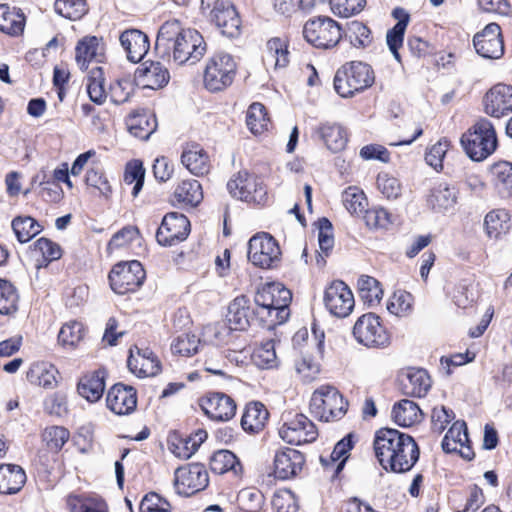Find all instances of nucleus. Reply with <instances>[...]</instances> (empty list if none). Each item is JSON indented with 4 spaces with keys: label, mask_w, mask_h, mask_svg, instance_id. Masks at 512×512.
Returning <instances> with one entry per match:
<instances>
[{
    "label": "nucleus",
    "mask_w": 512,
    "mask_h": 512,
    "mask_svg": "<svg viewBox=\"0 0 512 512\" xmlns=\"http://www.w3.org/2000/svg\"><path fill=\"white\" fill-rule=\"evenodd\" d=\"M345 208L354 215H362L367 206V198L363 191L356 187H348L342 194Z\"/></svg>",
    "instance_id": "4d7b16f0"
},
{
    "label": "nucleus",
    "mask_w": 512,
    "mask_h": 512,
    "mask_svg": "<svg viewBox=\"0 0 512 512\" xmlns=\"http://www.w3.org/2000/svg\"><path fill=\"white\" fill-rule=\"evenodd\" d=\"M119 40L127 54V59L133 63L141 61L149 50L147 35L138 29L125 30L121 33Z\"/></svg>",
    "instance_id": "a878e982"
},
{
    "label": "nucleus",
    "mask_w": 512,
    "mask_h": 512,
    "mask_svg": "<svg viewBox=\"0 0 512 512\" xmlns=\"http://www.w3.org/2000/svg\"><path fill=\"white\" fill-rule=\"evenodd\" d=\"M332 11L341 17H350L360 13L366 6V0H329Z\"/></svg>",
    "instance_id": "0e129e2a"
},
{
    "label": "nucleus",
    "mask_w": 512,
    "mask_h": 512,
    "mask_svg": "<svg viewBox=\"0 0 512 512\" xmlns=\"http://www.w3.org/2000/svg\"><path fill=\"white\" fill-rule=\"evenodd\" d=\"M377 188L387 199H397L402 191L399 180L388 173L378 174Z\"/></svg>",
    "instance_id": "69168bd1"
},
{
    "label": "nucleus",
    "mask_w": 512,
    "mask_h": 512,
    "mask_svg": "<svg viewBox=\"0 0 512 512\" xmlns=\"http://www.w3.org/2000/svg\"><path fill=\"white\" fill-rule=\"evenodd\" d=\"M246 124L253 134H261L268 129L270 119L263 104L255 102L247 111Z\"/></svg>",
    "instance_id": "c03bdc74"
},
{
    "label": "nucleus",
    "mask_w": 512,
    "mask_h": 512,
    "mask_svg": "<svg viewBox=\"0 0 512 512\" xmlns=\"http://www.w3.org/2000/svg\"><path fill=\"white\" fill-rule=\"evenodd\" d=\"M468 438L467 426L464 421H455L442 440V449L446 453L458 452L465 460H472V451Z\"/></svg>",
    "instance_id": "5701e85b"
},
{
    "label": "nucleus",
    "mask_w": 512,
    "mask_h": 512,
    "mask_svg": "<svg viewBox=\"0 0 512 512\" xmlns=\"http://www.w3.org/2000/svg\"><path fill=\"white\" fill-rule=\"evenodd\" d=\"M359 295L365 303L374 305L379 303L383 291L380 287V283L373 277L368 275H362L357 282Z\"/></svg>",
    "instance_id": "de8ad7c7"
},
{
    "label": "nucleus",
    "mask_w": 512,
    "mask_h": 512,
    "mask_svg": "<svg viewBox=\"0 0 512 512\" xmlns=\"http://www.w3.org/2000/svg\"><path fill=\"white\" fill-rule=\"evenodd\" d=\"M207 432L198 430L194 434L171 442V452L180 459H189L206 440Z\"/></svg>",
    "instance_id": "4c0bfd02"
},
{
    "label": "nucleus",
    "mask_w": 512,
    "mask_h": 512,
    "mask_svg": "<svg viewBox=\"0 0 512 512\" xmlns=\"http://www.w3.org/2000/svg\"><path fill=\"white\" fill-rule=\"evenodd\" d=\"M190 232L188 218L178 212L167 213L157 230L156 239L160 245L173 246L187 238Z\"/></svg>",
    "instance_id": "4468645a"
},
{
    "label": "nucleus",
    "mask_w": 512,
    "mask_h": 512,
    "mask_svg": "<svg viewBox=\"0 0 512 512\" xmlns=\"http://www.w3.org/2000/svg\"><path fill=\"white\" fill-rule=\"evenodd\" d=\"M137 78L144 87L158 89L168 83L170 74L168 69L160 62H151L144 68L137 70Z\"/></svg>",
    "instance_id": "7c9ffc66"
},
{
    "label": "nucleus",
    "mask_w": 512,
    "mask_h": 512,
    "mask_svg": "<svg viewBox=\"0 0 512 512\" xmlns=\"http://www.w3.org/2000/svg\"><path fill=\"white\" fill-rule=\"evenodd\" d=\"M84 328L78 321L65 323L58 334V341L62 346H75L83 338Z\"/></svg>",
    "instance_id": "680f3d73"
},
{
    "label": "nucleus",
    "mask_w": 512,
    "mask_h": 512,
    "mask_svg": "<svg viewBox=\"0 0 512 512\" xmlns=\"http://www.w3.org/2000/svg\"><path fill=\"white\" fill-rule=\"evenodd\" d=\"M413 296L406 291H396L388 301V311L396 316H406L412 310Z\"/></svg>",
    "instance_id": "052dcab7"
},
{
    "label": "nucleus",
    "mask_w": 512,
    "mask_h": 512,
    "mask_svg": "<svg viewBox=\"0 0 512 512\" xmlns=\"http://www.w3.org/2000/svg\"><path fill=\"white\" fill-rule=\"evenodd\" d=\"M347 36L356 48L369 47L373 42L372 32L363 22L354 20L348 24Z\"/></svg>",
    "instance_id": "5fc2aeb1"
},
{
    "label": "nucleus",
    "mask_w": 512,
    "mask_h": 512,
    "mask_svg": "<svg viewBox=\"0 0 512 512\" xmlns=\"http://www.w3.org/2000/svg\"><path fill=\"white\" fill-rule=\"evenodd\" d=\"M105 390L104 376L101 372H94L84 376L78 384V392L89 402L98 401Z\"/></svg>",
    "instance_id": "a19ab883"
},
{
    "label": "nucleus",
    "mask_w": 512,
    "mask_h": 512,
    "mask_svg": "<svg viewBox=\"0 0 512 512\" xmlns=\"http://www.w3.org/2000/svg\"><path fill=\"white\" fill-rule=\"evenodd\" d=\"M251 312L249 307V299L244 296L236 297L228 306L226 315L227 323L216 327L215 337L220 335H228L232 330H246L250 325Z\"/></svg>",
    "instance_id": "a211bd4d"
},
{
    "label": "nucleus",
    "mask_w": 512,
    "mask_h": 512,
    "mask_svg": "<svg viewBox=\"0 0 512 512\" xmlns=\"http://www.w3.org/2000/svg\"><path fill=\"white\" fill-rule=\"evenodd\" d=\"M155 49L161 58L173 60L182 65L195 64L207 51L203 36L196 30L183 28L176 20H168L159 28Z\"/></svg>",
    "instance_id": "f257e3e1"
},
{
    "label": "nucleus",
    "mask_w": 512,
    "mask_h": 512,
    "mask_svg": "<svg viewBox=\"0 0 512 512\" xmlns=\"http://www.w3.org/2000/svg\"><path fill=\"white\" fill-rule=\"evenodd\" d=\"M57 368L48 362L33 363L26 373L27 380L45 389H53L57 385Z\"/></svg>",
    "instance_id": "c756f323"
},
{
    "label": "nucleus",
    "mask_w": 512,
    "mask_h": 512,
    "mask_svg": "<svg viewBox=\"0 0 512 512\" xmlns=\"http://www.w3.org/2000/svg\"><path fill=\"white\" fill-rule=\"evenodd\" d=\"M87 92L91 99L96 104H102L107 98V93L104 88L103 71L101 67H96L91 70L88 76Z\"/></svg>",
    "instance_id": "6e6d98bb"
},
{
    "label": "nucleus",
    "mask_w": 512,
    "mask_h": 512,
    "mask_svg": "<svg viewBox=\"0 0 512 512\" xmlns=\"http://www.w3.org/2000/svg\"><path fill=\"white\" fill-rule=\"evenodd\" d=\"M127 127L133 136L146 140L157 128L156 117L148 111L134 113L128 118Z\"/></svg>",
    "instance_id": "2f4dec72"
},
{
    "label": "nucleus",
    "mask_w": 512,
    "mask_h": 512,
    "mask_svg": "<svg viewBox=\"0 0 512 512\" xmlns=\"http://www.w3.org/2000/svg\"><path fill=\"white\" fill-rule=\"evenodd\" d=\"M107 407L117 415H127L137 406V393L134 387L122 383L113 385L107 393Z\"/></svg>",
    "instance_id": "b1692460"
},
{
    "label": "nucleus",
    "mask_w": 512,
    "mask_h": 512,
    "mask_svg": "<svg viewBox=\"0 0 512 512\" xmlns=\"http://www.w3.org/2000/svg\"><path fill=\"white\" fill-rule=\"evenodd\" d=\"M18 293L12 283L0 279V314L12 315L18 309Z\"/></svg>",
    "instance_id": "09e8293b"
},
{
    "label": "nucleus",
    "mask_w": 512,
    "mask_h": 512,
    "mask_svg": "<svg viewBox=\"0 0 512 512\" xmlns=\"http://www.w3.org/2000/svg\"><path fill=\"white\" fill-rule=\"evenodd\" d=\"M255 304L257 306L256 314L261 318L271 317L273 313V292L272 284H269L258 290L255 295Z\"/></svg>",
    "instance_id": "338daca9"
},
{
    "label": "nucleus",
    "mask_w": 512,
    "mask_h": 512,
    "mask_svg": "<svg viewBox=\"0 0 512 512\" xmlns=\"http://www.w3.org/2000/svg\"><path fill=\"white\" fill-rule=\"evenodd\" d=\"M484 227L490 239H499L506 235L510 228V215L504 209L490 211L484 219Z\"/></svg>",
    "instance_id": "f704fd0d"
},
{
    "label": "nucleus",
    "mask_w": 512,
    "mask_h": 512,
    "mask_svg": "<svg viewBox=\"0 0 512 512\" xmlns=\"http://www.w3.org/2000/svg\"><path fill=\"white\" fill-rule=\"evenodd\" d=\"M484 112L494 118L512 113V86L499 83L490 88L483 98Z\"/></svg>",
    "instance_id": "f3484780"
},
{
    "label": "nucleus",
    "mask_w": 512,
    "mask_h": 512,
    "mask_svg": "<svg viewBox=\"0 0 512 512\" xmlns=\"http://www.w3.org/2000/svg\"><path fill=\"white\" fill-rule=\"evenodd\" d=\"M374 451L383 469L394 473L411 470L420 455L419 447L413 437L392 428H382L377 431Z\"/></svg>",
    "instance_id": "f03ea898"
},
{
    "label": "nucleus",
    "mask_w": 512,
    "mask_h": 512,
    "mask_svg": "<svg viewBox=\"0 0 512 512\" xmlns=\"http://www.w3.org/2000/svg\"><path fill=\"white\" fill-rule=\"evenodd\" d=\"M458 194L457 188L448 182L435 183L426 196V205L432 212L444 215L455 208Z\"/></svg>",
    "instance_id": "6ab92c4d"
},
{
    "label": "nucleus",
    "mask_w": 512,
    "mask_h": 512,
    "mask_svg": "<svg viewBox=\"0 0 512 512\" xmlns=\"http://www.w3.org/2000/svg\"><path fill=\"white\" fill-rule=\"evenodd\" d=\"M279 436L292 445L311 443L317 439L318 431L315 424L304 414L287 417L279 429Z\"/></svg>",
    "instance_id": "ddd939ff"
},
{
    "label": "nucleus",
    "mask_w": 512,
    "mask_h": 512,
    "mask_svg": "<svg viewBox=\"0 0 512 512\" xmlns=\"http://www.w3.org/2000/svg\"><path fill=\"white\" fill-rule=\"evenodd\" d=\"M204 413L214 421H229L235 416V401L221 392L209 393L200 399Z\"/></svg>",
    "instance_id": "aec40b11"
},
{
    "label": "nucleus",
    "mask_w": 512,
    "mask_h": 512,
    "mask_svg": "<svg viewBox=\"0 0 512 512\" xmlns=\"http://www.w3.org/2000/svg\"><path fill=\"white\" fill-rule=\"evenodd\" d=\"M461 144L466 154L474 161H482L497 147V136L493 124L484 117L462 135Z\"/></svg>",
    "instance_id": "7ed1b4c3"
},
{
    "label": "nucleus",
    "mask_w": 512,
    "mask_h": 512,
    "mask_svg": "<svg viewBox=\"0 0 512 512\" xmlns=\"http://www.w3.org/2000/svg\"><path fill=\"white\" fill-rule=\"evenodd\" d=\"M251 360L254 365L260 369H273L278 367L279 360L275 350V342L268 340L261 343L254 349Z\"/></svg>",
    "instance_id": "37998d69"
},
{
    "label": "nucleus",
    "mask_w": 512,
    "mask_h": 512,
    "mask_svg": "<svg viewBox=\"0 0 512 512\" xmlns=\"http://www.w3.org/2000/svg\"><path fill=\"white\" fill-rule=\"evenodd\" d=\"M12 229L20 243L28 242L41 231L40 225L30 216L16 217Z\"/></svg>",
    "instance_id": "3c124183"
},
{
    "label": "nucleus",
    "mask_w": 512,
    "mask_h": 512,
    "mask_svg": "<svg viewBox=\"0 0 512 512\" xmlns=\"http://www.w3.org/2000/svg\"><path fill=\"white\" fill-rule=\"evenodd\" d=\"M99 42L96 37H85L76 46L75 60L80 69H87L88 63L98 54Z\"/></svg>",
    "instance_id": "603ef678"
},
{
    "label": "nucleus",
    "mask_w": 512,
    "mask_h": 512,
    "mask_svg": "<svg viewBox=\"0 0 512 512\" xmlns=\"http://www.w3.org/2000/svg\"><path fill=\"white\" fill-rule=\"evenodd\" d=\"M281 251L268 233H258L248 242V259L261 268H271L280 260Z\"/></svg>",
    "instance_id": "f8f14e48"
},
{
    "label": "nucleus",
    "mask_w": 512,
    "mask_h": 512,
    "mask_svg": "<svg viewBox=\"0 0 512 512\" xmlns=\"http://www.w3.org/2000/svg\"><path fill=\"white\" fill-rule=\"evenodd\" d=\"M272 505L277 512H297L298 502L291 490H281L273 496Z\"/></svg>",
    "instance_id": "774afa93"
},
{
    "label": "nucleus",
    "mask_w": 512,
    "mask_h": 512,
    "mask_svg": "<svg viewBox=\"0 0 512 512\" xmlns=\"http://www.w3.org/2000/svg\"><path fill=\"white\" fill-rule=\"evenodd\" d=\"M305 40L317 49H332L338 45L343 33L340 24L328 16H318L303 26Z\"/></svg>",
    "instance_id": "423d86ee"
},
{
    "label": "nucleus",
    "mask_w": 512,
    "mask_h": 512,
    "mask_svg": "<svg viewBox=\"0 0 512 512\" xmlns=\"http://www.w3.org/2000/svg\"><path fill=\"white\" fill-rule=\"evenodd\" d=\"M210 10V19L223 35L235 37L240 31V18L234 6L228 0H218Z\"/></svg>",
    "instance_id": "412c9836"
},
{
    "label": "nucleus",
    "mask_w": 512,
    "mask_h": 512,
    "mask_svg": "<svg viewBox=\"0 0 512 512\" xmlns=\"http://www.w3.org/2000/svg\"><path fill=\"white\" fill-rule=\"evenodd\" d=\"M209 477L202 464H188L179 467L174 473V487L178 495L191 496L208 485Z\"/></svg>",
    "instance_id": "9b49d317"
},
{
    "label": "nucleus",
    "mask_w": 512,
    "mask_h": 512,
    "mask_svg": "<svg viewBox=\"0 0 512 512\" xmlns=\"http://www.w3.org/2000/svg\"><path fill=\"white\" fill-rule=\"evenodd\" d=\"M305 463L304 455L298 450L284 448L274 456V474L277 478L286 480L298 475Z\"/></svg>",
    "instance_id": "393cba45"
},
{
    "label": "nucleus",
    "mask_w": 512,
    "mask_h": 512,
    "mask_svg": "<svg viewBox=\"0 0 512 512\" xmlns=\"http://www.w3.org/2000/svg\"><path fill=\"white\" fill-rule=\"evenodd\" d=\"M127 365L129 370L139 378L153 377L161 369L160 361L152 350L140 349L137 346L130 349Z\"/></svg>",
    "instance_id": "4be33fe9"
},
{
    "label": "nucleus",
    "mask_w": 512,
    "mask_h": 512,
    "mask_svg": "<svg viewBox=\"0 0 512 512\" xmlns=\"http://www.w3.org/2000/svg\"><path fill=\"white\" fill-rule=\"evenodd\" d=\"M229 193L245 202L264 204L267 200V191L262 181L247 171H240L227 183Z\"/></svg>",
    "instance_id": "9d476101"
},
{
    "label": "nucleus",
    "mask_w": 512,
    "mask_h": 512,
    "mask_svg": "<svg viewBox=\"0 0 512 512\" xmlns=\"http://www.w3.org/2000/svg\"><path fill=\"white\" fill-rule=\"evenodd\" d=\"M108 278L111 289L124 295L136 291L143 284L145 270L137 260L121 262L113 266Z\"/></svg>",
    "instance_id": "6e6552de"
},
{
    "label": "nucleus",
    "mask_w": 512,
    "mask_h": 512,
    "mask_svg": "<svg viewBox=\"0 0 512 512\" xmlns=\"http://www.w3.org/2000/svg\"><path fill=\"white\" fill-rule=\"evenodd\" d=\"M210 469L215 474H224L233 472L238 475L242 471V466L236 455L229 450H219L215 452L210 459Z\"/></svg>",
    "instance_id": "ea45409f"
},
{
    "label": "nucleus",
    "mask_w": 512,
    "mask_h": 512,
    "mask_svg": "<svg viewBox=\"0 0 512 512\" xmlns=\"http://www.w3.org/2000/svg\"><path fill=\"white\" fill-rule=\"evenodd\" d=\"M353 336L355 340L368 348H382L389 344L390 337L379 316L366 313L360 316L354 324Z\"/></svg>",
    "instance_id": "1a4fd4ad"
},
{
    "label": "nucleus",
    "mask_w": 512,
    "mask_h": 512,
    "mask_svg": "<svg viewBox=\"0 0 512 512\" xmlns=\"http://www.w3.org/2000/svg\"><path fill=\"white\" fill-rule=\"evenodd\" d=\"M491 174L499 192L505 196L512 194V163L501 161L491 167Z\"/></svg>",
    "instance_id": "a18cd8bd"
},
{
    "label": "nucleus",
    "mask_w": 512,
    "mask_h": 512,
    "mask_svg": "<svg viewBox=\"0 0 512 512\" xmlns=\"http://www.w3.org/2000/svg\"><path fill=\"white\" fill-rule=\"evenodd\" d=\"M200 339L194 334H181L171 343V351L184 357L192 356L197 353Z\"/></svg>",
    "instance_id": "13d9d810"
},
{
    "label": "nucleus",
    "mask_w": 512,
    "mask_h": 512,
    "mask_svg": "<svg viewBox=\"0 0 512 512\" xmlns=\"http://www.w3.org/2000/svg\"><path fill=\"white\" fill-rule=\"evenodd\" d=\"M268 411L260 402L247 404L241 418V426L245 431L258 432L268 420Z\"/></svg>",
    "instance_id": "e433bc0d"
},
{
    "label": "nucleus",
    "mask_w": 512,
    "mask_h": 512,
    "mask_svg": "<svg viewBox=\"0 0 512 512\" xmlns=\"http://www.w3.org/2000/svg\"><path fill=\"white\" fill-rule=\"evenodd\" d=\"M347 401L333 386H321L310 399L311 413L321 421L329 422L341 419L347 412Z\"/></svg>",
    "instance_id": "39448f33"
},
{
    "label": "nucleus",
    "mask_w": 512,
    "mask_h": 512,
    "mask_svg": "<svg viewBox=\"0 0 512 512\" xmlns=\"http://www.w3.org/2000/svg\"><path fill=\"white\" fill-rule=\"evenodd\" d=\"M431 384L430 376L424 369L410 368L402 379L404 393L413 397H424Z\"/></svg>",
    "instance_id": "c85d7f7f"
},
{
    "label": "nucleus",
    "mask_w": 512,
    "mask_h": 512,
    "mask_svg": "<svg viewBox=\"0 0 512 512\" xmlns=\"http://www.w3.org/2000/svg\"><path fill=\"white\" fill-rule=\"evenodd\" d=\"M174 199L183 205L197 206L203 199V192L197 180H183L173 193Z\"/></svg>",
    "instance_id": "58836bf2"
},
{
    "label": "nucleus",
    "mask_w": 512,
    "mask_h": 512,
    "mask_svg": "<svg viewBox=\"0 0 512 512\" xmlns=\"http://www.w3.org/2000/svg\"><path fill=\"white\" fill-rule=\"evenodd\" d=\"M328 150L333 153L342 151L347 143V134L344 128L338 124L326 123L317 131Z\"/></svg>",
    "instance_id": "c9c22d12"
},
{
    "label": "nucleus",
    "mask_w": 512,
    "mask_h": 512,
    "mask_svg": "<svg viewBox=\"0 0 512 512\" xmlns=\"http://www.w3.org/2000/svg\"><path fill=\"white\" fill-rule=\"evenodd\" d=\"M324 304L334 316L344 318L350 315L354 308V296L343 281H333L325 290Z\"/></svg>",
    "instance_id": "2eb2a0df"
},
{
    "label": "nucleus",
    "mask_w": 512,
    "mask_h": 512,
    "mask_svg": "<svg viewBox=\"0 0 512 512\" xmlns=\"http://www.w3.org/2000/svg\"><path fill=\"white\" fill-rule=\"evenodd\" d=\"M85 182L88 187L97 190L99 195L106 199L112 194V187L99 165L92 166L87 170Z\"/></svg>",
    "instance_id": "8fccbe9b"
},
{
    "label": "nucleus",
    "mask_w": 512,
    "mask_h": 512,
    "mask_svg": "<svg viewBox=\"0 0 512 512\" xmlns=\"http://www.w3.org/2000/svg\"><path fill=\"white\" fill-rule=\"evenodd\" d=\"M375 77L370 65L352 61L339 68L334 77V88L341 97H350L374 83Z\"/></svg>",
    "instance_id": "20e7f679"
},
{
    "label": "nucleus",
    "mask_w": 512,
    "mask_h": 512,
    "mask_svg": "<svg viewBox=\"0 0 512 512\" xmlns=\"http://www.w3.org/2000/svg\"><path fill=\"white\" fill-rule=\"evenodd\" d=\"M354 446L353 434L346 435L343 439L338 441L330 454V460L324 457L320 458L324 466H328L330 462L335 463V475H338L345 466L349 458V452Z\"/></svg>",
    "instance_id": "79ce46f5"
},
{
    "label": "nucleus",
    "mask_w": 512,
    "mask_h": 512,
    "mask_svg": "<svg viewBox=\"0 0 512 512\" xmlns=\"http://www.w3.org/2000/svg\"><path fill=\"white\" fill-rule=\"evenodd\" d=\"M26 482L22 467L14 464L0 465V494H16Z\"/></svg>",
    "instance_id": "cd10ccee"
},
{
    "label": "nucleus",
    "mask_w": 512,
    "mask_h": 512,
    "mask_svg": "<svg viewBox=\"0 0 512 512\" xmlns=\"http://www.w3.org/2000/svg\"><path fill=\"white\" fill-rule=\"evenodd\" d=\"M67 506L71 512H108L106 503L97 497L71 495L67 498Z\"/></svg>",
    "instance_id": "49530a36"
},
{
    "label": "nucleus",
    "mask_w": 512,
    "mask_h": 512,
    "mask_svg": "<svg viewBox=\"0 0 512 512\" xmlns=\"http://www.w3.org/2000/svg\"><path fill=\"white\" fill-rule=\"evenodd\" d=\"M54 9L60 16L76 21L87 13L85 0H56Z\"/></svg>",
    "instance_id": "864d4df0"
},
{
    "label": "nucleus",
    "mask_w": 512,
    "mask_h": 512,
    "mask_svg": "<svg viewBox=\"0 0 512 512\" xmlns=\"http://www.w3.org/2000/svg\"><path fill=\"white\" fill-rule=\"evenodd\" d=\"M476 52L483 58L499 59L504 54L501 28L496 23L488 24L473 38Z\"/></svg>",
    "instance_id": "dca6fc26"
},
{
    "label": "nucleus",
    "mask_w": 512,
    "mask_h": 512,
    "mask_svg": "<svg viewBox=\"0 0 512 512\" xmlns=\"http://www.w3.org/2000/svg\"><path fill=\"white\" fill-rule=\"evenodd\" d=\"M236 62L230 54L219 52L207 61L203 82L207 90L218 92L230 86L236 74Z\"/></svg>",
    "instance_id": "0eeeda50"
},
{
    "label": "nucleus",
    "mask_w": 512,
    "mask_h": 512,
    "mask_svg": "<svg viewBox=\"0 0 512 512\" xmlns=\"http://www.w3.org/2000/svg\"><path fill=\"white\" fill-rule=\"evenodd\" d=\"M181 162L190 173L196 176L206 175L211 167L208 154L196 143L187 144L184 147Z\"/></svg>",
    "instance_id": "bb28decb"
},
{
    "label": "nucleus",
    "mask_w": 512,
    "mask_h": 512,
    "mask_svg": "<svg viewBox=\"0 0 512 512\" xmlns=\"http://www.w3.org/2000/svg\"><path fill=\"white\" fill-rule=\"evenodd\" d=\"M423 414L419 406L408 399H403L394 404L392 418L394 422L402 427H410L422 420Z\"/></svg>",
    "instance_id": "473e14b6"
},
{
    "label": "nucleus",
    "mask_w": 512,
    "mask_h": 512,
    "mask_svg": "<svg viewBox=\"0 0 512 512\" xmlns=\"http://www.w3.org/2000/svg\"><path fill=\"white\" fill-rule=\"evenodd\" d=\"M42 437L51 451L58 452L69 440L70 432L63 426H51L44 430Z\"/></svg>",
    "instance_id": "bf43d9fd"
},
{
    "label": "nucleus",
    "mask_w": 512,
    "mask_h": 512,
    "mask_svg": "<svg viewBox=\"0 0 512 512\" xmlns=\"http://www.w3.org/2000/svg\"><path fill=\"white\" fill-rule=\"evenodd\" d=\"M25 27V16L20 9L0 5V31L10 36L21 35Z\"/></svg>",
    "instance_id": "72a5a7b5"
},
{
    "label": "nucleus",
    "mask_w": 512,
    "mask_h": 512,
    "mask_svg": "<svg viewBox=\"0 0 512 512\" xmlns=\"http://www.w3.org/2000/svg\"><path fill=\"white\" fill-rule=\"evenodd\" d=\"M145 169L140 161H133L127 164L124 173V182L128 185L134 184L132 195L136 197L144 184Z\"/></svg>",
    "instance_id": "e2e57ef3"
}]
</instances>
